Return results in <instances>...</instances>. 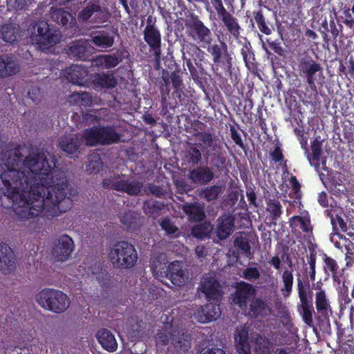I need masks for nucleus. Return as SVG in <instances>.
<instances>
[{
    "instance_id": "43",
    "label": "nucleus",
    "mask_w": 354,
    "mask_h": 354,
    "mask_svg": "<svg viewBox=\"0 0 354 354\" xmlns=\"http://www.w3.org/2000/svg\"><path fill=\"white\" fill-rule=\"evenodd\" d=\"M82 138L85 141L87 146L101 145L99 126L86 129L82 133Z\"/></svg>"
},
{
    "instance_id": "6",
    "label": "nucleus",
    "mask_w": 354,
    "mask_h": 354,
    "mask_svg": "<svg viewBox=\"0 0 354 354\" xmlns=\"http://www.w3.org/2000/svg\"><path fill=\"white\" fill-rule=\"evenodd\" d=\"M297 289L299 303L298 310L303 322L310 328L314 327L313 315L315 313L313 304V292L310 290L309 281H304L299 276L297 279Z\"/></svg>"
},
{
    "instance_id": "41",
    "label": "nucleus",
    "mask_w": 354,
    "mask_h": 354,
    "mask_svg": "<svg viewBox=\"0 0 354 354\" xmlns=\"http://www.w3.org/2000/svg\"><path fill=\"white\" fill-rule=\"evenodd\" d=\"M165 207V205L164 203L156 200H147L143 204L145 214L153 218L158 217Z\"/></svg>"
},
{
    "instance_id": "19",
    "label": "nucleus",
    "mask_w": 354,
    "mask_h": 354,
    "mask_svg": "<svg viewBox=\"0 0 354 354\" xmlns=\"http://www.w3.org/2000/svg\"><path fill=\"white\" fill-rule=\"evenodd\" d=\"M201 290L205 295L207 301L221 302L223 297L221 286L213 277L204 279L201 283Z\"/></svg>"
},
{
    "instance_id": "10",
    "label": "nucleus",
    "mask_w": 354,
    "mask_h": 354,
    "mask_svg": "<svg viewBox=\"0 0 354 354\" xmlns=\"http://www.w3.org/2000/svg\"><path fill=\"white\" fill-rule=\"evenodd\" d=\"M187 32L193 40L201 43L204 47L210 44L212 35L210 29L199 19L198 15H191V19L185 22Z\"/></svg>"
},
{
    "instance_id": "44",
    "label": "nucleus",
    "mask_w": 354,
    "mask_h": 354,
    "mask_svg": "<svg viewBox=\"0 0 354 354\" xmlns=\"http://www.w3.org/2000/svg\"><path fill=\"white\" fill-rule=\"evenodd\" d=\"M236 350L239 354H250V345L248 334L246 330H242L234 337Z\"/></svg>"
},
{
    "instance_id": "24",
    "label": "nucleus",
    "mask_w": 354,
    "mask_h": 354,
    "mask_svg": "<svg viewBox=\"0 0 354 354\" xmlns=\"http://www.w3.org/2000/svg\"><path fill=\"white\" fill-rule=\"evenodd\" d=\"M15 268V254L7 243H0V270L3 274L10 273Z\"/></svg>"
},
{
    "instance_id": "63",
    "label": "nucleus",
    "mask_w": 354,
    "mask_h": 354,
    "mask_svg": "<svg viewBox=\"0 0 354 354\" xmlns=\"http://www.w3.org/2000/svg\"><path fill=\"white\" fill-rule=\"evenodd\" d=\"M230 131L231 138L233 140V142L241 149L245 150V145L243 143V141L241 138L240 133L238 132L236 128L234 126H230Z\"/></svg>"
},
{
    "instance_id": "17",
    "label": "nucleus",
    "mask_w": 354,
    "mask_h": 354,
    "mask_svg": "<svg viewBox=\"0 0 354 354\" xmlns=\"http://www.w3.org/2000/svg\"><path fill=\"white\" fill-rule=\"evenodd\" d=\"M92 50L93 48L87 41L79 39L69 44L67 54L76 60L88 61L92 55Z\"/></svg>"
},
{
    "instance_id": "62",
    "label": "nucleus",
    "mask_w": 354,
    "mask_h": 354,
    "mask_svg": "<svg viewBox=\"0 0 354 354\" xmlns=\"http://www.w3.org/2000/svg\"><path fill=\"white\" fill-rule=\"evenodd\" d=\"M28 0H7V6L9 10H25L28 6Z\"/></svg>"
},
{
    "instance_id": "58",
    "label": "nucleus",
    "mask_w": 354,
    "mask_h": 354,
    "mask_svg": "<svg viewBox=\"0 0 354 354\" xmlns=\"http://www.w3.org/2000/svg\"><path fill=\"white\" fill-rule=\"evenodd\" d=\"M266 43L268 44V48L274 53L279 56L284 55V50L281 46V39L277 38L272 39V37L266 39Z\"/></svg>"
},
{
    "instance_id": "29",
    "label": "nucleus",
    "mask_w": 354,
    "mask_h": 354,
    "mask_svg": "<svg viewBox=\"0 0 354 354\" xmlns=\"http://www.w3.org/2000/svg\"><path fill=\"white\" fill-rule=\"evenodd\" d=\"M142 187V183L137 180L117 179L113 185V190L124 192L130 196H138L141 193Z\"/></svg>"
},
{
    "instance_id": "30",
    "label": "nucleus",
    "mask_w": 354,
    "mask_h": 354,
    "mask_svg": "<svg viewBox=\"0 0 354 354\" xmlns=\"http://www.w3.org/2000/svg\"><path fill=\"white\" fill-rule=\"evenodd\" d=\"M20 69L19 64L11 55H0V77L16 75Z\"/></svg>"
},
{
    "instance_id": "20",
    "label": "nucleus",
    "mask_w": 354,
    "mask_h": 354,
    "mask_svg": "<svg viewBox=\"0 0 354 354\" xmlns=\"http://www.w3.org/2000/svg\"><path fill=\"white\" fill-rule=\"evenodd\" d=\"M243 312L246 317L257 319L268 315L271 312V308L264 299L255 296L250 301L249 306H247V309Z\"/></svg>"
},
{
    "instance_id": "11",
    "label": "nucleus",
    "mask_w": 354,
    "mask_h": 354,
    "mask_svg": "<svg viewBox=\"0 0 354 354\" xmlns=\"http://www.w3.org/2000/svg\"><path fill=\"white\" fill-rule=\"evenodd\" d=\"M256 295L257 290L253 285L241 281L236 283L235 291L231 295V300L232 304L243 311Z\"/></svg>"
},
{
    "instance_id": "48",
    "label": "nucleus",
    "mask_w": 354,
    "mask_h": 354,
    "mask_svg": "<svg viewBox=\"0 0 354 354\" xmlns=\"http://www.w3.org/2000/svg\"><path fill=\"white\" fill-rule=\"evenodd\" d=\"M71 103L77 104L80 106H90L92 104V96L89 93H73L69 96Z\"/></svg>"
},
{
    "instance_id": "32",
    "label": "nucleus",
    "mask_w": 354,
    "mask_h": 354,
    "mask_svg": "<svg viewBox=\"0 0 354 354\" xmlns=\"http://www.w3.org/2000/svg\"><path fill=\"white\" fill-rule=\"evenodd\" d=\"M322 143L319 138H315L311 143V153L308 147H305V154L311 166L318 171L320 168V161L322 155Z\"/></svg>"
},
{
    "instance_id": "52",
    "label": "nucleus",
    "mask_w": 354,
    "mask_h": 354,
    "mask_svg": "<svg viewBox=\"0 0 354 354\" xmlns=\"http://www.w3.org/2000/svg\"><path fill=\"white\" fill-rule=\"evenodd\" d=\"M212 226L207 222L194 225L192 229V234L197 239H203L209 236Z\"/></svg>"
},
{
    "instance_id": "36",
    "label": "nucleus",
    "mask_w": 354,
    "mask_h": 354,
    "mask_svg": "<svg viewBox=\"0 0 354 354\" xmlns=\"http://www.w3.org/2000/svg\"><path fill=\"white\" fill-rule=\"evenodd\" d=\"M91 42L97 47L102 48H111L115 42L113 35L106 30H99L92 32Z\"/></svg>"
},
{
    "instance_id": "61",
    "label": "nucleus",
    "mask_w": 354,
    "mask_h": 354,
    "mask_svg": "<svg viewBox=\"0 0 354 354\" xmlns=\"http://www.w3.org/2000/svg\"><path fill=\"white\" fill-rule=\"evenodd\" d=\"M242 277L248 281L257 280L260 277V272L255 267L247 268L243 271Z\"/></svg>"
},
{
    "instance_id": "13",
    "label": "nucleus",
    "mask_w": 354,
    "mask_h": 354,
    "mask_svg": "<svg viewBox=\"0 0 354 354\" xmlns=\"http://www.w3.org/2000/svg\"><path fill=\"white\" fill-rule=\"evenodd\" d=\"M206 144L189 142L183 151V164L189 168L199 165L203 162V153L205 157Z\"/></svg>"
},
{
    "instance_id": "12",
    "label": "nucleus",
    "mask_w": 354,
    "mask_h": 354,
    "mask_svg": "<svg viewBox=\"0 0 354 354\" xmlns=\"http://www.w3.org/2000/svg\"><path fill=\"white\" fill-rule=\"evenodd\" d=\"M109 13L95 3H88L77 15L80 22H86L88 20L94 24H102L109 19Z\"/></svg>"
},
{
    "instance_id": "34",
    "label": "nucleus",
    "mask_w": 354,
    "mask_h": 354,
    "mask_svg": "<svg viewBox=\"0 0 354 354\" xmlns=\"http://www.w3.org/2000/svg\"><path fill=\"white\" fill-rule=\"evenodd\" d=\"M102 347L109 351L114 352L118 348V343L113 334L106 328L99 330L95 335Z\"/></svg>"
},
{
    "instance_id": "53",
    "label": "nucleus",
    "mask_w": 354,
    "mask_h": 354,
    "mask_svg": "<svg viewBox=\"0 0 354 354\" xmlns=\"http://www.w3.org/2000/svg\"><path fill=\"white\" fill-rule=\"evenodd\" d=\"M267 211L270 212L272 220H277L281 215L282 207L280 202L275 198H269L266 201Z\"/></svg>"
},
{
    "instance_id": "22",
    "label": "nucleus",
    "mask_w": 354,
    "mask_h": 354,
    "mask_svg": "<svg viewBox=\"0 0 354 354\" xmlns=\"http://www.w3.org/2000/svg\"><path fill=\"white\" fill-rule=\"evenodd\" d=\"M216 234L220 240L227 239L234 230L235 218L231 214H225L216 221Z\"/></svg>"
},
{
    "instance_id": "59",
    "label": "nucleus",
    "mask_w": 354,
    "mask_h": 354,
    "mask_svg": "<svg viewBox=\"0 0 354 354\" xmlns=\"http://www.w3.org/2000/svg\"><path fill=\"white\" fill-rule=\"evenodd\" d=\"M160 225L162 230H163L167 235H173L178 231V228L174 224L169 217L163 218Z\"/></svg>"
},
{
    "instance_id": "42",
    "label": "nucleus",
    "mask_w": 354,
    "mask_h": 354,
    "mask_svg": "<svg viewBox=\"0 0 354 354\" xmlns=\"http://www.w3.org/2000/svg\"><path fill=\"white\" fill-rule=\"evenodd\" d=\"M234 245L246 257L251 258L252 255L251 252V245L247 234L243 232H239V235H237L234 240Z\"/></svg>"
},
{
    "instance_id": "45",
    "label": "nucleus",
    "mask_w": 354,
    "mask_h": 354,
    "mask_svg": "<svg viewBox=\"0 0 354 354\" xmlns=\"http://www.w3.org/2000/svg\"><path fill=\"white\" fill-rule=\"evenodd\" d=\"M324 263L325 271H330L332 273L333 281L339 283L343 274L342 271L339 270V266L337 261L332 257L325 254L324 257Z\"/></svg>"
},
{
    "instance_id": "55",
    "label": "nucleus",
    "mask_w": 354,
    "mask_h": 354,
    "mask_svg": "<svg viewBox=\"0 0 354 354\" xmlns=\"http://www.w3.org/2000/svg\"><path fill=\"white\" fill-rule=\"evenodd\" d=\"M241 53L246 66L250 67V65H254V62L255 60L254 54L250 43H245L243 46L241 50Z\"/></svg>"
},
{
    "instance_id": "16",
    "label": "nucleus",
    "mask_w": 354,
    "mask_h": 354,
    "mask_svg": "<svg viewBox=\"0 0 354 354\" xmlns=\"http://www.w3.org/2000/svg\"><path fill=\"white\" fill-rule=\"evenodd\" d=\"M189 169L187 178L194 184L207 185L215 178L212 168L207 165H198Z\"/></svg>"
},
{
    "instance_id": "23",
    "label": "nucleus",
    "mask_w": 354,
    "mask_h": 354,
    "mask_svg": "<svg viewBox=\"0 0 354 354\" xmlns=\"http://www.w3.org/2000/svg\"><path fill=\"white\" fill-rule=\"evenodd\" d=\"M144 39L153 51L156 61H159L161 55V34L157 28L149 27L144 30Z\"/></svg>"
},
{
    "instance_id": "18",
    "label": "nucleus",
    "mask_w": 354,
    "mask_h": 354,
    "mask_svg": "<svg viewBox=\"0 0 354 354\" xmlns=\"http://www.w3.org/2000/svg\"><path fill=\"white\" fill-rule=\"evenodd\" d=\"M129 53L125 49L118 50L116 53L99 55L93 60V63L97 67H102L106 69L112 68L118 66Z\"/></svg>"
},
{
    "instance_id": "47",
    "label": "nucleus",
    "mask_w": 354,
    "mask_h": 354,
    "mask_svg": "<svg viewBox=\"0 0 354 354\" xmlns=\"http://www.w3.org/2000/svg\"><path fill=\"white\" fill-rule=\"evenodd\" d=\"M283 287L281 288V295L284 298L290 296L293 287V274L292 270H285L281 275Z\"/></svg>"
},
{
    "instance_id": "7",
    "label": "nucleus",
    "mask_w": 354,
    "mask_h": 354,
    "mask_svg": "<svg viewBox=\"0 0 354 354\" xmlns=\"http://www.w3.org/2000/svg\"><path fill=\"white\" fill-rule=\"evenodd\" d=\"M200 140L206 144L205 159L210 157V164L212 167L219 172L228 171L227 169V157L223 147L220 144L214 142V136L209 132L201 133Z\"/></svg>"
},
{
    "instance_id": "31",
    "label": "nucleus",
    "mask_w": 354,
    "mask_h": 354,
    "mask_svg": "<svg viewBox=\"0 0 354 354\" xmlns=\"http://www.w3.org/2000/svg\"><path fill=\"white\" fill-rule=\"evenodd\" d=\"M91 81L96 88H113L118 84V81L111 72L94 73Z\"/></svg>"
},
{
    "instance_id": "37",
    "label": "nucleus",
    "mask_w": 354,
    "mask_h": 354,
    "mask_svg": "<svg viewBox=\"0 0 354 354\" xmlns=\"http://www.w3.org/2000/svg\"><path fill=\"white\" fill-rule=\"evenodd\" d=\"M183 210L192 222H200L205 218V205L196 202L186 203L183 207Z\"/></svg>"
},
{
    "instance_id": "60",
    "label": "nucleus",
    "mask_w": 354,
    "mask_h": 354,
    "mask_svg": "<svg viewBox=\"0 0 354 354\" xmlns=\"http://www.w3.org/2000/svg\"><path fill=\"white\" fill-rule=\"evenodd\" d=\"M339 312L343 314L344 310H346L351 303V299L348 295L347 290L342 292L339 296Z\"/></svg>"
},
{
    "instance_id": "39",
    "label": "nucleus",
    "mask_w": 354,
    "mask_h": 354,
    "mask_svg": "<svg viewBox=\"0 0 354 354\" xmlns=\"http://www.w3.org/2000/svg\"><path fill=\"white\" fill-rule=\"evenodd\" d=\"M227 31L235 39L240 37L241 27L238 19L230 12L220 19Z\"/></svg>"
},
{
    "instance_id": "25",
    "label": "nucleus",
    "mask_w": 354,
    "mask_h": 354,
    "mask_svg": "<svg viewBox=\"0 0 354 354\" xmlns=\"http://www.w3.org/2000/svg\"><path fill=\"white\" fill-rule=\"evenodd\" d=\"M50 17L53 21L62 26L65 29H73L76 26L75 17L62 8H51Z\"/></svg>"
},
{
    "instance_id": "28",
    "label": "nucleus",
    "mask_w": 354,
    "mask_h": 354,
    "mask_svg": "<svg viewBox=\"0 0 354 354\" xmlns=\"http://www.w3.org/2000/svg\"><path fill=\"white\" fill-rule=\"evenodd\" d=\"M88 73V68L84 66L72 65L64 71V77L73 84L82 85Z\"/></svg>"
},
{
    "instance_id": "54",
    "label": "nucleus",
    "mask_w": 354,
    "mask_h": 354,
    "mask_svg": "<svg viewBox=\"0 0 354 354\" xmlns=\"http://www.w3.org/2000/svg\"><path fill=\"white\" fill-rule=\"evenodd\" d=\"M171 82L174 88V95L175 97L178 98L179 101H182V95L183 91L182 90L183 80L178 72L174 71L170 75Z\"/></svg>"
},
{
    "instance_id": "57",
    "label": "nucleus",
    "mask_w": 354,
    "mask_h": 354,
    "mask_svg": "<svg viewBox=\"0 0 354 354\" xmlns=\"http://www.w3.org/2000/svg\"><path fill=\"white\" fill-rule=\"evenodd\" d=\"M120 221L128 229L135 228L137 225L138 217L132 212H128L121 216Z\"/></svg>"
},
{
    "instance_id": "51",
    "label": "nucleus",
    "mask_w": 354,
    "mask_h": 354,
    "mask_svg": "<svg viewBox=\"0 0 354 354\" xmlns=\"http://www.w3.org/2000/svg\"><path fill=\"white\" fill-rule=\"evenodd\" d=\"M186 66L189 71L192 80L197 84H203V75L204 69L202 66H195L193 62L190 59H186Z\"/></svg>"
},
{
    "instance_id": "15",
    "label": "nucleus",
    "mask_w": 354,
    "mask_h": 354,
    "mask_svg": "<svg viewBox=\"0 0 354 354\" xmlns=\"http://www.w3.org/2000/svg\"><path fill=\"white\" fill-rule=\"evenodd\" d=\"M221 314L219 302L207 301L205 306H201L196 309L194 317L201 323H208L216 320Z\"/></svg>"
},
{
    "instance_id": "8",
    "label": "nucleus",
    "mask_w": 354,
    "mask_h": 354,
    "mask_svg": "<svg viewBox=\"0 0 354 354\" xmlns=\"http://www.w3.org/2000/svg\"><path fill=\"white\" fill-rule=\"evenodd\" d=\"M60 34L47 21L38 20L32 26L31 40L41 50H48L60 41Z\"/></svg>"
},
{
    "instance_id": "50",
    "label": "nucleus",
    "mask_w": 354,
    "mask_h": 354,
    "mask_svg": "<svg viewBox=\"0 0 354 354\" xmlns=\"http://www.w3.org/2000/svg\"><path fill=\"white\" fill-rule=\"evenodd\" d=\"M272 346L271 340L260 335H258L254 340V347L256 352L259 354H267L270 352Z\"/></svg>"
},
{
    "instance_id": "35",
    "label": "nucleus",
    "mask_w": 354,
    "mask_h": 354,
    "mask_svg": "<svg viewBox=\"0 0 354 354\" xmlns=\"http://www.w3.org/2000/svg\"><path fill=\"white\" fill-rule=\"evenodd\" d=\"M167 274L165 277L169 279L174 285L180 287L185 284L186 274L180 261H174L170 263V268Z\"/></svg>"
},
{
    "instance_id": "56",
    "label": "nucleus",
    "mask_w": 354,
    "mask_h": 354,
    "mask_svg": "<svg viewBox=\"0 0 354 354\" xmlns=\"http://www.w3.org/2000/svg\"><path fill=\"white\" fill-rule=\"evenodd\" d=\"M328 216L330 218V222L333 225V229L334 232H336L339 230H340L343 232L347 231V224L344 221L341 216L336 214L335 216L334 217L331 214H328Z\"/></svg>"
},
{
    "instance_id": "49",
    "label": "nucleus",
    "mask_w": 354,
    "mask_h": 354,
    "mask_svg": "<svg viewBox=\"0 0 354 354\" xmlns=\"http://www.w3.org/2000/svg\"><path fill=\"white\" fill-rule=\"evenodd\" d=\"M253 17L259 30L266 35H271L273 28L269 26V22L266 19L262 10L253 12Z\"/></svg>"
},
{
    "instance_id": "33",
    "label": "nucleus",
    "mask_w": 354,
    "mask_h": 354,
    "mask_svg": "<svg viewBox=\"0 0 354 354\" xmlns=\"http://www.w3.org/2000/svg\"><path fill=\"white\" fill-rule=\"evenodd\" d=\"M183 55L185 62L186 59H190L194 62L196 66H201L205 58V51L192 43H188L184 46Z\"/></svg>"
},
{
    "instance_id": "27",
    "label": "nucleus",
    "mask_w": 354,
    "mask_h": 354,
    "mask_svg": "<svg viewBox=\"0 0 354 354\" xmlns=\"http://www.w3.org/2000/svg\"><path fill=\"white\" fill-rule=\"evenodd\" d=\"M169 268L170 263L165 253H158L153 257L151 270L153 275L157 277H165L167 276Z\"/></svg>"
},
{
    "instance_id": "3",
    "label": "nucleus",
    "mask_w": 354,
    "mask_h": 354,
    "mask_svg": "<svg viewBox=\"0 0 354 354\" xmlns=\"http://www.w3.org/2000/svg\"><path fill=\"white\" fill-rule=\"evenodd\" d=\"M108 256L113 266L119 269L133 268L138 258L134 245L126 241H118L113 244Z\"/></svg>"
},
{
    "instance_id": "64",
    "label": "nucleus",
    "mask_w": 354,
    "mask_h": 354,
    "mask_svg": "<svg viewBox=\"0 0 354 354\" xmlns=\"http://www.w3.org/2000/svg\"><path fill=\"white\" fill-rule=\"evenodd\" d=\"M211 3L216 10L219 19L230 13V12L225 8L222 0H211Z\"/></svg>"
},
{
    "instance_id": "4",
    "label": "nucleus",
    "mask_w": 354,
    "mask_h": 354,
    "mask_svg": "<svg viewBox=\"0 0 354 354\" xmlns=\"http://www.w3.org/2000/svg\"><path fill=\"white\" fill-rule=\"evenodd\" d=\"M207 51L211 55L212 70L216 75L223 77L232 74V57L227 44L219 40L218 43L207 45Z\"/></svg>"
},
{
    "instance_id": "5",
    "label": "nucleus",
    "mask_w": 354,
    "mask_h": 354,
    "mask_svg": "<svg viewBox=\"0 0 354 354\" xmlns=\"http://www.w3.org/2000/svg\"><path fill=\"white\" fill-rule=\"evenodd\" d=\"M36 300L42 308L55 313L64 312L71 304L66 294L53 288L41 290L36 295Z\"/></svg>"
},
{
    "instance_id": "14",
    "label": "nucleus",
    "mask_w": 354,
    "mask_h": 354,
    "mask_svg": "<svg viewBox=\"0 0 354 354\" xmlns=\"http://www.w3.org/2000/svg\"><path fill=\"white\" fill-rule=\"evenodd\" d=\"M74 249L73 239L67 234L60 236L55 243L53 255L57 261H64L71 255Z\"/></svg>"
},
{
    "instance_id": "21",
    "label": "nucleus",
    "mask_w": 354,
    "mask_h": 354,
    "mask_svg": "<svg viewBox=\"0 0 354 354\" xmlns=\"http://www.w3.org/2000/svg\"><path fill=\"white\" fill-rule=\"evenodd\" d=\"M315 308L317 310L316 319L319 322L329 321L333 314L330 302L326 292H315Z\"/></svg>"
},
{
    "instance_id": "38",
    "label": "nucleus",
    "mask_w": 354,
    "mask_h": 354,
    "mask_svg": "<svg viewBox=\"0 0 354 354\" xmlns=\"http://www.w3.org/2000/svg\"><path fill=\"white\" fill-rule=\"evenodd\" d=\"M101 145H110L120 142L121 135L113 126H99Z\"/></svg>"
},
{
    "instance_id": "40",
    "label": "nucleus",
    "mask_w": 354,
    "mask_h": 354,
    "mask_svg": "<svg viewBox=\"0 0 354 354\" xmlns=\"http://www.w3.org/2000/svg\"><path fill=\"white\" fill-rule=\"evenodd\" d=\"M0 34L3 41L12 44L19 35V27L15 24H6L1 26Z\"/></svg>"
},
{
    "instance_id": "9",
    "label": "nucleus",
    "mask_w": 354,
    "mask_h": 354,
    "mask_svg": "<svg viewBox=\"0 0 354 354\" xmlns=\"http://www.w3.org/2000/svg\"><path fill=\"white\" fill-rule=\"evenodd\" d=\"M192 337L185 330H173L169 335L165 333H158L156 342L163 346L169 342L176 351L185 353L191 348Z\"/></svg>"
},
{
    "instance_id": "26",
    "label": "nucleus",
    "mask_w": 354,
    "mask_h": 354,
    "mask_svg": "<svg viewBox=\"0 0 354 354\" xmlns=\"http://www.w3.org/2000/svg\"><path fill=\"white\" fill-rule=\"evenodd\" d=\"M82 145V138L77 135L62 137L59 142V148L68 156L76 154Z\"/></svg>"
},
{
    "instance_id": "46",
    "label": "nucleus",
    "mask_w": 354,
    "mask_h": 354,
    "mask_svg": "<svg viewBox=\"0 0 354 354\" xmlns=\"http://www.w3.org/2000/svg\"><path fill=\"white\" fill-rule=\"evenodd\" d=\"M221 193L222 187L221 185H214L201 189L198 193V196L207 202H212L217 200Z\"/></svg>"
},
{
    "instance_id": "2",
    "label": "nucleus",
    "mask_w": 354,
    "mask_h": 354,
    "mask_svg": "<svg viewBox=\"0 0 354 354\" xmlns=\"http://www.w3.org/2000/svg\"><path fill=\"white\" fill-rule=\"evenodd\" d=\"M299 75L308 84L306 92L304 93V100L306 103H315L318 98L317 84L322 86L324 80V68L322 64L308 55L299 57L297 63Z\"/></svg>"
},
{
    "instance_id": "1",
    "label": "nucleus",
    "mask_w": 354,
    "mask_h": 354,
    "mask_svg": "<svg viewBox=\"0 0 354 354\" xmlns=\"http://www.w3.org/2000/svg\"><path fill=\"white\" fill-rule=\"evenodd\" d=\"M5 150L8 156L0 174L2 207L27 219L32 230L71 208L67 178L56 167L54 155L38 152L24 159L20 145L12 150L8 144Z\"/></svg>"
}]
</instances>
